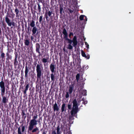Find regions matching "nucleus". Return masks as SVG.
<instances>
[{"instance_id":"obj_1","label":"nucleus","mask_w":134,"mask_h":134,"mask_svg":"<svg viewBox=\"0 0 134 134\" xmlns=\"http://www.w3.org/2000/svg\"><path fill=\"white\" fill-rule=\"evenodd\" d=\"M62 33L63 34L64 38H65L66 40L68 41V43L69 44L68 45V48L70 49H71L72 48V46L71 45L72 42L73 43V46L76 47L77 45L78 42L77 40V38L76 36L74 37L72 40L68 38V33L66 30L65 28H63V30Z\"/></svg>"},{"instance_id":"obj_2","label":"nucleus","mask_w":134,"mask_h":134,"mask_svg":"<svg viewBox=\"0 0 134 134\" xmlns=\"http://www.w3.org/2000/svg\"><path fill=\"white\" fill-rule=\"evenodd\" d=\"M73 103L72 107V110L70 111L71 115L70 116V118H71L74 116H75L76 114H77L79 110L78 108V105L77 101L76 99H74L72 101Z\"/></svg>"},{"instance_id":"obj_3","label":"nucleus","mask_w":134,"mask_h":134,"mask_svg":"<svg viewBox=\"0 0 134 134\" xmlns=\"http://www.w3.org/2000/svg\"><path fill=\"white\" fill-rule=\"evenodd\" d=\"M3 79L0 82V87L1 91V95L2 97L4 96L5 93V83L3 81Z\"/></svg>"},{"instance_id":"obj_4","label":"nucleus","mask_w":134,"mask_h":134,"mask_svg":"<svg viewBox=\"0 0 134 134\" xmlns=\"http://www.w3.org/2000/svg\"><path fill=\"white\" fill-rule=\"evenodd\" d=\"M30 25L31 27H33L32 30V35H35L37 31V29L36 27L35 26V21L33 20H32L30 23Z\"/></svg>"},{"instance_id":"obj_5","label":"nucleus","mask_w":134,"mask_h":134,"mask_svg":"<svg viewBox=\"0 0 134 134\" xmlns=\"http://www.w3.org/2000/svg\"><path fill=\"white\" fill-rule=\"evenodd\" d=\"M38 69H36L37 73V81H40L41 82V76L42 75V70H38Z\"/></svg>"},{"instance_id":"obj_6","label":"nucleus","mask_w":134,"mask_h":134,"mask_svg":"<svg viewBox=\"0 0 134 134\" xmlns=\"http://www.w3.org/2000/svg\"><path fill=\"white\" fill-rule=\"evenodd\" d=\"M29 84L28 82H26V81H25V84L24 85L25 88H24L23 87H22V88L23 90V91L24 95H26V92L28 90L29 87Z\"/></svg>"},{"instance_id":"obj_7","label":"nucleus","mask_w":134,"mask_h":134,"mask_svg":"<svg viewBox=\"0 0 134 134\" xmlns=\"http://www.w3.org/2000/svg\"><path fill=\"white\" fill-rule=\"evenodd\" d=\"M35 47L36 52L38 53V56H40L42 55V54L40 51V44L38 43H36L35 44Z\"/></svg>"},{"instance_id":"obj_8","label":"nucleus","mask_w":134,"mask_h":134,"mask_svg":"<svg viewBox=\"0 0 134 134\" xmlns=\"http://www.w3.org/2000/svg\"><path fill=\"white\" fill-rule=\"evenodd\" d=\"M30 69L29 67H28L27 65V64H26L25 67V77L26 78H27L28 76V72H29Z\"/></svg>"},{"instance_id":"obj_9","label":"nucleus","mask_w":134,"mask_h":134,"mask_svg":"<svg viewBox=\"0 0 134 134\" xmlns=\"http://www.w3.org/2000/svg\"><path fill=\"white\" fill-rule=\"evenodd\" d=\"M9 98V96H7L6 95L2 97V102L3 103L5 104L7 103L8 101V99Z\"/></svg>"},{"instance_id":"obj_10","label":"nucleus","mask_w":134,"mask_h":134,"mask_svg":"<svg viewBox=\"0 0 134 134\" xmlns=\"http://www.w3.org/2000/svg\"><path fill=\"white\" fill-rule=\"evenodd\" d=\"M15 58L14 60V64L15 67L17 66L19 64L17 60V58L18 55V54L16 52L15 53Z\"/></svg>"},{"instance_id":"obj_11","label":"nucleus","mask_w":134,"mask_h":134,"mask_svg":"<svg viewBox=\"0 0 134 134\" xmlns=\"http://www.w3.org/2000/svg\"><path fill=\"white\" fill-rule=\"evenodd\" d=\"M53 107L54 111H59V108L56 102H55L54 104L53 105Z\"/></svg>"},{"instance_id":"obj_12","label":"nucleus","mask_w":134,"mask_h":134,"mask_svg":"<svg viewBox=\"0 0 134 134\" xmlns=\"http://www.w3.org/2000/svg\"><path fill=\"white\" fill-rule=\"evenodd\" d=\"M50 69L52 72L55 73L56 72V71H55L56 70L55 66V65L54 64H53L52 63L51 64L50 66Z\"/></svg>"},{"instance_id":"obj_13","label":"nucleus","mask_w":134,"mask_h":134,"mask_svg":"<svg viewBox=\"0 0 134 134\" xmlns=\"http://www.w3.org/2000/svg\"><path fill=\"white\" fill-rule=\"evenodd\" d=\"M5 19V22L7 23L8 26H11V20L9 18L8 16L7 15L6 16Z\"/></svg>"},{"instance_id":"obj_14","label":"nucleus","mask_w":134,"mask_h":134,"mask_svg":"<svg viewBox=\"0 0 134 134\" xmlns=\"http://www.w3.org/2000/svg\"><path fill=\"white\" fill-rule=\"evenodd\" d=\"M55 73L53 72H52L50 75V77L51 79V81L53 82V83H54L55 80Z\"/></svg>"},{"instance_id":"obj_15","label":"nucleus","mask_w":134,"mask_h":134,"mask_svg":"<svg viewBox=\"0 0 134 134\" xmlns=\"http://www.w3.org/2000/svg\"><path fill=\"white\" fill-rule=\"evenodd\" d=\"M43 67L42 64H38L36 66V69H38V70H42Z\"/></svg>"},{"instance_id":"obj_16","label":"nucleus","mask_w":134,"mask_h":134,"mask_svg":"<svg viewBox=\"0 0 134 134\" xmlns=\"http://www.w3.org/2000/svg\"><path fill=\"white\" fill-rule=\"evenodd\" d=\"M65 105L66 104L64 103H63L62 104L61 107V112H65L66 111V107Z\"/></svg>"},{"instance_id":"obj_17","label":"nucleus","mask_w":134,"mask_h":134,"mask_svg":"<svg viewBox=\"0 0 134 134\" xmlns=\"http://www.w3.org/2000/svg\"><path fill=\"white\" fill-rule=\"evenodd\" d=\"M74 88V84L71 85L69 87V92L70 94H71Z\"/></svg>"},{"instance_id":"obj_18","label":"nucleus","mask_w":134,"mask_h":134,"mask_svg":"<svg viewBox=\"0 0 134 134\" xmlns=\"http://www.w3.org/2000/svg\"><path fill=\"white\" fill-rule=\"evenodd\" d=\"M35 125L34 124L29 123L28 131V132L29 131H31L32 130L34 127V126Z\"/></svg>"},{"instance_id":"obj_19","label":"nucleus","mask_w":134,"mask_h":134,"mask_svg":"<svg viewBox=\"0 0 134 134\" xmlns=\"http://www.w3.org/2000/svg\"><path fill=\"white\" fill-rule=\"evenodd\" d=\"M63 5H60V6L59 11L60 14L61 15H63V13H64V10L63 9Z\"/></svg>"},{"instance_id":"obj_20","label":"nucleus","mask_w":134,"mask_h":134,"mask_svg":"<svg viewBox=\"0 0 134 134\" xmlns=\"http://www.w3.org/2000/svg\"><path fill=\"white\" fill-rule=\"evenodd\" d=\"M1 60L3 62H4L5 60V54L3 52V51H1Z\"/></svg>"},{"instance_id":"obj_21","label":"nucleus","mask_w":134,"mask_h":134,"mask_svg":"<svg viewBox=\"0 0 134 134\" xmlns=\"http://www.w3.org/2000/svg\"><path fill=\"white\" fill-rule=\"evenodd\" d=\"M37 122H40V120H37L31 119L30 120V123L36 125L37 124Z\"/></svg>"},{"instance_id":"obj_22","label":"nucleus","mask_w":134,"mask_h":134,"mask_svg":"<svg viewBox=\"0 0 134 134\" xmlns=\"http://www.w3.org/2000/svg\"><path fill=\"white\" fill-rule=\"evenodd\" d=\"M49 59V57H47L46 58H43L42 59V61L44 63L43 64L44 66H45V63L47 62H48V60Z\"/></svg>"},{"instance_id":"obj_23","label":"nucleus","mask_w":134,"mask_h":134,"mask_svg":"<svg viewBox=\"0 0 134 134\" xmlns=\"http://www.w3.org/2000/svg\"><path fill=\"white\" fill-rule=\"evenodd\" d=\"M6 55L7 57L6 58L7 60H8L9 59H12V56L9 54L8 52H7L6 53Z\"/></svg>"},{"instance_id":"obj_24","label":"nucleus","mask_w":134,"mask_h":134,"mask_svg":"<svg viewBox=\"0 0 134 134\" xmlns=\"http://www.w3.org/2000/svg\"><path fill=\"white\" fill-rule=\"evenodd\" d=\"M15 12L16 14V17H19V10L18 9L17 7L15 8Z\"/></svg>"},{"instance_id":"obj_25","label":"nucleus","mask_w":134,"mask_h":134,"mask_svg":"<svg viewBox=\"0 0 134 134\" xmlns=\"http://www.w3.org/2000/svg\"><path fill=\"white\" fill-rule=\"evenodd\" d=\"M46 12L47 13V14L48 16H49L50 18H52V16H51L52 13V11H49L48 12L46 11Z\"/></svg>"},{"instance_id":"obj_26","label":"nucleus","mask_w":134,"mask_h":134,"mask_svg":"<svg viewBox=\"0 0 134 134\" xmlns=\"http://www.w3.org/2000/svg\"><path fill=\"white\" fill-rule=\"evenodd\" d=\"M30 42L29 40L27 39L24 40V44L25 46H28L29 45Z\"/></svg>"},{"instance_id":"obj_27","label":"nucleus","mask_w":134,"mask_h":134,"mask_svg":"<svg viewBox=\"0 0 134 134\" xmlns=\"http://www.w3.org/2000/svg\"><path fill=\"white\" fill-rule=\"evenodd\" d=\"M39 22L40 24H42L43 23V16L42 15L40 16L39 18Z\"/></svg>"},{"instance_id":"obj_28","label":"nucleus","mask_w":134,"mask_h":134,"mask_svg":"<svg viewBox=\"0 0 134 134\" xmlns=\"http://www.w3.org/2000/svg\"><path fill=\"white\" fill-rule=\"evenodd\" d=\"M22 118H23L24 120H25L26 117V114H25L24 112V111L23 110L21 113Z\"/></svg>"},{"instance_id":"obj_29","label":"nucleus","mask_w":134,"mask_h":134,"mask_svg":"<svg viewBox=\"0 0 134 134\" xmlns=\"http://www.w3.org/2000/svg\"><path fill=\"white\" fill-rule=\"evenodd\" d=\"M56 130L57 131V134H60L61 132L60 131V127L59 125L57 128Z\"/></svg>"},{"instance_id":"obj_30","label":"nucleus","mask_w":134,"mask_h":134,"mask_svg":"<svg viewBox=\"0 0 134 134\" xmlns=\"http://www.w3.org/2000/svg\"><path fill=\"white\" fill-rule=\"evenodd\" d=\"M39 129L38 127H36L34 129H33L32 130L31 132L32 133H33L38 131Z\"/></svg>"},{"instance_id":"obj_31","label":"nucleus","mask_w":134,"mask_h":134,"mask_svg":"<svg viewBox=\"0 0 134 134\" xmlns=\"http://www.w3.org/2000/svg\"><path fill=\"white\" fill-rule=\"evenodd\" d=\"M80 74H77L76 76V79L77 81L78 82L79 79Z\"/></svg>"},{"instance_id":"obj_32","label":"nucleus","mask_w":134,"mask_h":134,"mask_svg":"<svg viewBox=\"0 0 134 134\" xmlns=\"http://www.w3.org/2000/svg\"><path fill=\"white\" fill-rule=\"evenodd\" d=\"M18 134H23L21 133L20 127H19L18 128Z\"/></svg>"},{"instance_id":"obj_33","label":"nucleus","mask_w":134,"mask_h":134,"mask_svg":"<svg viewBox=\"0 0 134 134\" xmlns=\"http://www.w3.org/2000/svg\"><path fill=\"white\" fill-rule=\"evenodd\" d=\"M81 55H82V57H85L86 56V54L85 52H84L82 50L81 51Z\"/></svg>"},{"instance_id":"obj_34","label":"nucleus","mask_w":134,"mask_h":134,"mask_svg":"<svg viewBox=\"0 0 134 134\" xmlns=\"http://www.w3.org/2000/svg\"><path fill=\"white\" fill-rule=\"evenodd\" d=\"M83 96H86L87 95V91L86 90H83L82 93Z\"/></svg>"},{"instance_id":"obj_35","label":"nucleus","mask_w":134,"mask_h":134,"mask_svg":"<svg viewBox=\"0 0 134 134\" xmlns=\"http://www.w3.org/2000/svg\"><path fill=\"white\" fill-rule=\"evenodd\" d=\"M85 17V15H81L79 17V19L80 20H82L83 19L84 17Z\"/></svg>"},{"instance_id":"obj_36","label":"nucleus","mask_w":134,"mask_h":134,"mask_svg":"<svg viewBox=\"0 0 134 134\" xmlns=\"http://www.w3.org/2000/svg\"><path fill=\"white\" fill-rule=\"evenodd\" d=\"M22 129V131H21V133L22 132L23 133V132L25 131V126H22L21 127Z\"/></svg>"},{"instance_id":"obj_37","label":"nucleus","mask_w":134,"mask_h":134,"mask_svg":"<svg viewBox=\"0 0 134 134\" xmlns=\"http://www.w3.org/2000/svg\"><path fill=\"white\" fill-rule=\"evenodd\" d=\"M38 11L39 13L41 12V8L40 7V6L39 4H38Z\"/></svg>"},{"instance_id":"obj_38","label":"nucleus","mask_w":134,"mask_h":134,"mask_svg":"<svg viewBox=\"0 0 134 134\" xmlns=\"http://www.w3.org/2000/svg\"><path fill=\"white\" fill-rule=\"evenodd\" d=\"M38 117V115L37 114H36L35 115H34L33 117V119H32L36 120V119H37Z\"/></svg>"},{"instance_id":"obj_39","label":"nucleus","mask_w":134,"mask_h":134,"mask_svg":"<svg viewBox=\"0 0 134 134\" xmlns=\"http://www.w3.org/2000/svg\"><path fill=\"white\" fill-rule=\"evenodd\" d=\"M2 23L4 28V29L7 26L6 24L5 23L3 22V21H2Z\"/></svg>"},{"instance_id":"obj_40","label":"nucleus","mask_w":134,"mask_h":134,"mask_svg":"<svg viewBox=\"0 0 134 134\" xmlns=\"http://www.w3.org/2000/svg\"><path fill=\"white\" fill-rule=\"evenodd\" d=\"M71 104H68V109L71 110Z\"/></svg>"},{"instance_id":"obj_41","label":"nucleus","mask_w":134,"mask_h":134,"mask_svg":"<svg viewBox=\"0 0 134 134\" xmlns=\"http://www.w3.org/2000/svg\"><path fill=\"white\" fill-rule=\"evenodd\" d=\"M45 16L47 20L48 21V17L47 14V13L46 12H45Z\"/></svg>"},{"instance_id":"obj_42","label":"nucleus","mask_w":134,"mask_h":134,"mask_svg":"<svg viewBox=\"0 0 134 134\" xmlns=\"http://www.w3.org/2000/svg\"><path fill=\"white\" fill-rule=\"evenodd\" d=\"M69 97V93L68 92H66V94L65 95V97L66 98H68Z\"/></svg>"},{"instance_id":"obj_43","label":"nucleus","mask_w":134,"mask_h":134,"mask_svg":"<svg viewBox=\"0 0 134 134\" xmlns=\"http://www.w3.org/2000/svg\"><path fill=\"white\" fill-rule=\"evenodd\" d=\"M68 10L71 13H73L74 11V10L73 9H68Z\"/></svg>"},{"instance_id":"obj_44","label":"nucleus","mask_w":134,"mask_h":134,"mask_svg":"<svg viewBox=\"0 0 134 134\" xmlns=\"http://www.w3.org/2000/svg\"><path fill=\"white\" fill-rule=\"evenodd\" d=\"M8 75H10L11 77H12L13 75V72H8Z\"/></svg>"},{"instance_id":"obj_45","label":"nucleus","mask_w":134,"mask_h":134,"mask_svg":"<svg viewBox=\"0 0 134 134\" xmlns=\"http://www.w3.org/2000/svg\"><path fill=\"white\" fill-rule=\"evenodd\" d=\"M74 35V34L72 32H70L69 35V37L70 38H71V36H73Z\"/></svg>"},{"instance_id":"obj_46","label":"nucleus","mask_w":134,"mask_h":134,"mask_svg":"<svg viewBox=\"0 0 134 134\" xmlns=\"http://www.w3.org/2000/svg\"><path fill=\"white\" fill-rule=\"evenodd\" d=\"M85 19L84 20V24H86V22L87 21V19L86 16H85Z\"/></svg>"},{"instance_id":"obj_47","label":"nucleus","mask_w":134,"mask_h":134,"mask_svg":"<svg viewBox=\"0 0 134 134\" xmlns=\"http://www.w3.org/2000/svg\"><path fill=\"white\" fill-rule=\"evenodd\" d=\"M87 59H88L90 57V56L89 54H88L87 55H86V56L85 57Z\"/></svg>"},{"instance_id":"obj_48","label":"nucleus","mask_w":134,"mask_h":134,"mask_svg":"<svg viewBox=\"0 0 134 134\" xmlns=\"http://www.w3.org/2000/svg\"><path fill=\"white\" fill-rule=\"evenodd\" d=\"M87 101L86 100H85V101H84L83 102V103L84 105L86 104H87Z\"/></svg>"},{"instance_id":"obj_49","label":"nucleus","mask_w":134,"mask_h":134,"mask_svg":"<svg viewBox=\"0 0 134 134\" xmlns=\"http://www.w3.org/2000/svg\"><path fill=\"white\" fill-rule=\"evenodd\" d=\"M11 26L12 25H13V26H15V23L14 22H13L12 23L11 22Z\"/></svg>"},{"instance_id":"obj_50","label":"nucleus","mask_w":134,"mask_h":134,"mask_svg":"<svg viewBox=\"0 0 134 134\" xmlns=\"http://www.w3.org/2000/svg\"><path fill=\"white\" fill-rule=\"evenodd\" d=\"M2 35V33L1 31V26L0 25V37Z\"/></svg>"},{"instance_id":"obj_51","label":"nucleus","mask_w":134,"mask_h":134,"mask_svg":"<svg viewBox=\"0 0 134 134\" xmlns=\"http://www.w3.org/2000/svg\"><path fill=\"white\" fill-rule=\"evenodd\" d=\"M52 134H57L56 133V132L55 130H53L52 132Z\"/></svg>"},{"instance_id":"obj_52","label":"nucleus","mask_w":134,"mask_h":134,"mask_svg":"<svg viewBox=\"0 0 134 134\" xmlns=\"http://www.w3.org/2000/svg\"><path fill=\"white\" fill-rule=\"evenodd\" d=\"M8 85L6 86V87H7V88H8V89L9 88V83L8 81Z\"/></svg>"},{"instance_id":"obj_53","label":"nucleus","mask_w":134,"mask_h":134,"mask_svg":"<svg viewBox=\"0 0 134 134\" xmlns=\"http://www.w3.org/2000/svg\"><path fill=\"white\" fill-rule=\"evenodd\" d=\"M46 79L47 80H49L50 79V77L47 76Z\"/></svg>"},{"instance_id":"obj_54","label":"nucleus","mask_w":134,"mask_h":134,"mask_svg":"<svg viewBox=\"0 0 134 134\" xmlns=\"http://www.w3.org/2000/svg\"><path fill=\"white\" fill-rule=\"evenodd\" d=\"M86 47L88 49L89 48V45L88 44H87V45L86 46Z\"/></svg>"},{"instance_id":"obj_55","label":"nucleus","mask_w":134,"mask_h":134,"mask_svg":"<svg viewBox=\"0 0 134 134\" xmlns=\"http://www.w3.org/2000/svg\"><path fill=\"white\" fill-rule=\"evenodd\" d=\"M31 76L32 78H33L34 77V75H32L31 74Z\"/></svg>"},{"instance_id":"obj_56","label":"nucleus","mask_w":134,"mask_h":134,"mask_svg":"<svg viewBox=\"0 0 134 134\" xmlns=\"http://www.w3.org/2000/svg\"><path fill=\"white\" fill-rule=\"evenodd\" d=\"M82 100L83 101V102L85 100V99L84 98H82Z\"/></svg>"},{"instance_id":"obj_57","label":"nucleus","mask_w":134,"mask_h":134,"mask_svg":"<svg viewBox=\"0 0 134 134\" xmlns=\"http://www.w3.org/2000/svg\"><path fill=\"white\" fill-rule=\"evenodd\" d=\"M34 8L35 9H36V6H34Z\"/></svg>"},{"instance_id":"obj_58","label":"nucleus","mask_w":134,"mask_h":134,"mask_svg":"<svg viewBox=\"0 0 134 134\" xmlns=\"http://www.w3.org/2000/svg\"><path fill=\"white\" fill-rule=\"evenodd\" d=\"M43 49H41V51H42V52H42V53H43Z\"/></svg>"},{"instance_id":"obj_59","label":"nucleus","mask_w":134,"mask_h":134,"mask_svg":"<svg viewBox=\"0 0 134 134\" xmlns=\"http://www.w3.org/2000/svg\"><path fill=\"white\" fill-rule=\"evenodd\" d=\"M45 17H44L43 18V19L44 20V21H43V22L44 21V20H45Z\"/></svg>"},{"instance_id":"obj_60","label":"nucleus","mask_w":134,"mask_h":134,"mask_svg":"<svg viewBox=\"0 0 134 134\" xmlns=\"http://www.w3.org/2000/svg\"><path fill=\"white\" fill-rule=\"evenodd\" d=\"M68 134H71V132H69V133H68Z\"/></svg>"},{"instance_id":"obj_61","label":"nucleus","mask_w":134,"mask_h":134,"mask_svg":"<svg viewBox=\"0 0 134 134\" xmlns=\"http://www.w3.org/2000/svg\"><path fill=\"white\" fill-rule=\"evenodd\" d=\"M31 40H33V38L32 36L31 37Z\"/></svg>"},{"instance_id":"obj_62","label":"nucleus","mask_w":134,"mask_h":134,"mask_svg":"<svg viewBox=\"0 0 134 134\" xmlns=\"http://www.w3.org/2000/svg\"><path fill=\"white\" fill-rule=\"evenodd\" d=\"M21 75H22V73H23V71H21Z\"/></svg>"},{"instance_id":"obj_63","label":"nucleus","mask_w":134,"mask_h":134,"mask_svg":"<svg viewBox=\"0 0 134 134\" xmlns=\"http://www.w3.org/2000/svg\"><path fill=\"white\" fill-rule=\"evenodd\" d=\"M36 25H37V24L38 23V21H37V22H36Z\"/></svg>"},{"instance_id":"obj_64","label":"nucleus","mask_w":134,"mask_h":134,"mask_svg":"<svg viewBox=\"0 0 134 134\" xmlns=\"http://www.w3.org/2000/svg\"><path fill=\"white\" fill-rule=\"evenodd\" d=\"M84 84L85 83H82V84L83 85H84Z\"/></svg>"}]
</instances>
